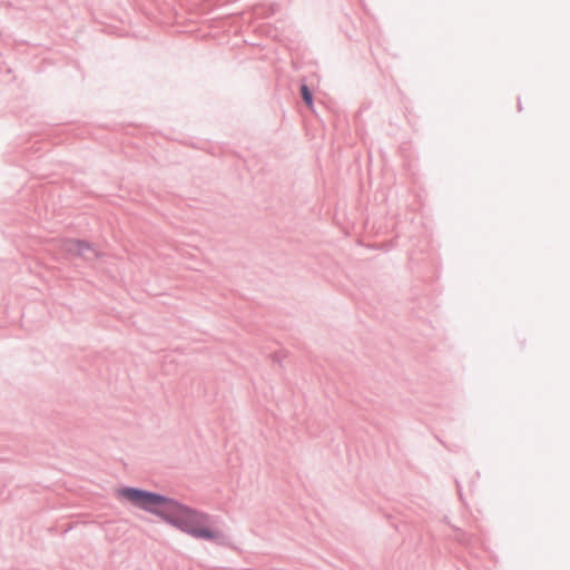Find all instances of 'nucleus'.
Returning a JSON list of instances; mask_svg holds the SVG:
<instances>
[{"label": "nucleus", "mask_w": 570, "mask_h": 570, "mask_svg": "<svg viewBox=\"0 0 570 570\" xmlns=\"http://www.w3.org/2000/svg\"><path fill=\"white\" fill-rule=\"evenodd\" d=\"M118 493L136 507L159 515L195 538L210 541L220 538V532L210 525L207 515L179 505L165 497L132 488L121 489Z\"/></svg>", "instance_id": "f257e3e1"}, {"label": "nucleus", "mask_w": 570, "mask_h": 570, "mask_svg": "<svg viewBox=\"0 0 570 570\" xmlns=\"http://www.w3.org/2000/svg\"><path fill=\"white\" fill-rule=\"evenodd\" d=\"M63 248L67 253L75 256H88V254L92 253V246L85 242L78 239H69L63 244Z\"/></svg>", "instance_id": "f03ea898"}, {"label": "nucleus", "mask_w": 570, "mask_h": 570, "mask_svg": "<svg viewBox=\"0 0 570 570\" xmlns=\"http://www.w3.org/2000/svg\"><path fill=\"white\" fill-rule=\"evenodd\" d=\"M302 97L308 108L313 109V97L309 89L304 85L301 88Z\"/></svg>", "instance_id": "7ed1b4c3"}]
</instances>
